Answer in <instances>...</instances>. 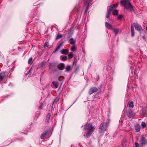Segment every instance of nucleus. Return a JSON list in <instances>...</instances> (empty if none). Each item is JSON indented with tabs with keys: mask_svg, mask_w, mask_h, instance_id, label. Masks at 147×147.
Masks as SVG:
<instances>
[{
	"mask_svg": "<svg viewBox=\"0 0 147 147\" xmlns=\"http://www.w3.org/2000/svg\"><path fill=\"white\" fill-rule=\"evenodd\" d=\"M134 25L135 26L136 30L139 32L142 31V28L140 25L138 24H136L135 23H134Z\"/></svg>",
	"mask_w": 147,
	"mask_h": 147,
	"instance_id": "9d476101",
	"label": "nucleus"
},
{
	"mask_svg": "<svg viewBox=\"0 0 147 147\" xmlns=\"http://www.w3.org/2000/svg\"><path fill=\"white\" fill-rule=\"evenodd\" d=\"M31 72V69H30L29 71L28 72V73L26 74V75H27L28 74H29V73H30Z\"/></svg>",
	"mask_w": 147,
	"mask_h": 147,
	"instance_id": "a19ab883",
	"label": "nucleus"
},
{
	"mask_svg": "<svg viewBox=\"0 0 147 147\" xmlns=\"http://www.w3.org/2000/svg\"><path fill=\"white\" fill-rule=\"evenodd\" d=\"M51 116V115L50 113H48L47 115L45 120V122L46 123H47L49 122Z\"/></svg>",
	"mask_w": 147,
	"mask_h": 147,
	"instance_id": "dca6fc26",
	"label": "nucleus"
},
{
	"mask_svg": "<svg viewBox=\"0 0 147 147\" xmlns=\"http://www.w3.org/2000/svg\"><path fill=\"white\" fill-rule=\"evenodd\" d=\"M118 13V11L117 10H114L113 12V15H117Z\"/></svg>",
	"mask_w": 147,
	"mask_h": 147,
	"instance_id": "cd10ccee",
	"label": "nucleus"
},
{
	"mask_svg": "<svg viewBox=\"0 0 147 147\" xmlns=\"http://www.w3.org/2000/svg\"><path fill=\"white\" fill-rule=\"evenodd\" d=\"M69 43L71 45H74L76 43V40L73 38H71L69 40Z\"/></svg>",
	"mask_w": 147,
	"mask_h": 147,
	"instance_id": "4468645a",
	"label": "nucleus"
},
{
	"mask_svg": "<svg viewBox=\"0 0 147 147\" xmlns=\"http://www.w3.org/2000/svg\"><path fill=\"white\" fill-rule=\"evenodd\" d=\"M35 4H36V3H34V5H35Z\"/></svg>",
	"mask_w": 147,
	"mask_h": 147,
	"instance_id": "de8ad7c7",
	"label": "nucleus"
},
{
	"mask_svg": "<svg viewBox=\"0 0 147 147\" xmlns=\"http://www.w3.org/2000/svg\"><path fill=\"white\" fill-rule=\"evenodd\" d=\"M140 143L142 146L144 145L146 143V141L145 138L143 137L142 136L140 141Z\"/></svg>",
	"mask_w": 147,
	"mask_h": 147,
	"instance_id": "f8f14e48",
	"label": "nucleus"
},
{
	"mask_svg": "<svg viewBox=\"0 0 147 147\" xmlns=\"http://www.w3.org/2000/svg\"><path fill=\"white\" fill-rule=\"evenodd\" d=\"M108 125V123H102L100 125L99 128V133H102L105 131Z\"/></svg>",
	"mask_w": 147,
	"mask_h": 147,
	"instance_id": "7ed1b4c3",
	"label": "nucleus"
},
{
	"mask_svg": "<svg viewBox=\"0 0 147 147\" xmlns=\"http://www.w3.org/2000/svg\"><path fill=\"white\" fill-rule=\"evenodd\" d=\"M115 5L113 4L112 5H111L110 7H111V9H113V8H114L115 7Z\"/></svg>",
	"mask_w": 147,
	"mask_h": 147,
	"instance_id": "58836bf2",
	"label": "nucleus"
},
{
	"mask_svg": "<svg viewBox=\"0 0 147 147\" xmlns=\"http://www.w3.org/2000/svg\"><path fill=\"white\" fill-rule=\"evenodd\" d=\"M33 0L34 1H36V0Z\"/></svg>",
	"mask_w": 147,
	"mask_h": 147,
	"instance_id": "8fccbe9b",
	"label": "nucleus"
},
{
	"mask_svg": "<svg viewBox=\"0 0 147 147\" xmlns=\"http://www.w3.org/2000/svg\"><path fill=\"white\" fill-rule=\"evenodd\" d=\"M68 56L70 58H71L73 57V54L71 52L68 55Z\"/></svg>",
	"mask_w": 147,
	"mask_h": 147,
	"instance_id": "c756f323",
	"label": "nucleus"
},
{
	"mask_svg": "<svg viewBox=\"0 0 147 147\" xmlns=\"http://www.w3.org/2000/svg\"><path fill=\"white\" fill-rule=\"evenodd\" d=\"M93 0H85L84 3V7H86L85 11V14L87 13V12L89 8V3L92 1Z\"/></svg>",
	"mask_w": 147,
	"mask_h": 147,
	"instance_id": "39448f33",
	"label": "nucleus"
},
{
	"mask_svg": "<svg viewBox=\"0 0 147 147\" xmlns=\"http://www.w3.org/2000/svg\"><path fill=\"white\" fill-rule=\"evenodd\" d=\"M105 26L108 29H110L112 30L113 28L112 25L107 22H105Z\"/></svg>",
	"mask_w": 147,
	"mask_h": 147,
	"instance_id": "ddd939ff",
	"label": "nucleus"
},
{
	"mask_svg": "<svg viewBox=\"0 0 147 147\" xmlns=\"http://www.w3.org/2000/svg\"><path fill=\"white\" fill-rule=\"evenodd\" d=\"M123 18V16L122 15H120L118 16L117 19L119 20H121Z\"/></svg>",
	"mask_w": 147,
	"mask_h": 147,
	"instance_id": "473e14b6",
	"label": "nucleus"
},
{
	"mask_svg": "<svg viewBox=\"0 0 147 147\" xmlns=\"http://www.w3.org/2000/svg\"><path fill=\"white\" fill-rule=\"evenodd\" d=\"M71 36H69L67 37V38H69Z\"/></svg>",
	"mask_w": 147,
	"mask_h": 147,
	"instance_id": "a18cd8bd",
	"label": "nucleus"
},
{
	"mask_svg": "<svg viewBox=\"0 0 147 147\" xmlns=\"http://www.w3.org/2000/svg\"><path fill=\"white\" fill-rule=\"evenodd\" d=\"M135 130L136 132H138L140 130V126L138 125H135Z\"/></svg>",
	"mask_w": 147,
	"mask_h": 147,
	"instance_id": "412c9836",
	"label": "nucleus"
},
{
	"mask_svg": "<svg viewBox=\"0 0 147 147\" xmlns=\"http://www.w3.org/2000/svg\"><path fill=\"white\" fill-rule=\"evenodd\" d=\"M32 60V57H30L29 58V59H28V64H30L31 61Z\"/></svg>",
	"mask_w": 147,
	"mask_h": 147,
	"instance_id": "f704fd0d",
	"label": "nucleus"
},
{
	"mask_svg": "<svg viewBox=\"0 0 147 147\" xmlns=\"http://www.w3.org/2000/svg\"><path fill=\"white\" fill-rule=\"evenodd\" d=\"M131 36L132 37H133L134 35V31L133 26L132 25H131Z\"/></svg>",
	"mask_w": 147,
	"mask_h": 147,
	"instance_id": "6ab92c4d",
	"label": "nucleus"
},
{
	"mask_svg": "<svg viewBox=\"0 0 147 147\" xmlns=\"http://www.w3.org/2000/svg\"><path fill=\"white\" fill-rule=\"evenodd\" d=\"M142 37H143V39L144 40L145 39V36H143Z\"/></svg>",
	"mask_w": 147,
	"mask_h": 147,
	"instance_id": "c03bdc74",
	"label": "nucleus"
},
{
	"mask_svg": "<svg viewBox=\"0 0 147 147\" xmlns=\"http://www.w3.org/2000/svg\"><path fill=\"white\" fill-rule=\"evenodd\" d=\"M122 145L124 147H125L127 146V140L126 139H123L122 141Z\"/></svg>",
	"mask_w": 147,
	"mask_h": 147,
	"instance_id": "a211bd4d",
	"label": "nucleus"
},
{
	"mask_svg": "<svg viewBox=\"0 0 147 147\" xmlns=\"http://www.w3.org/2000/svg\"><path fill=\"white\" fill-rule=\"evenodd\" d=\"M135 146L134 147H139V144L137 142L135 143Z\"/></svg>",
	"mask_w": 147,
	"mask_h": 147,
	"instance_id": "c9c22d12",
	"label": "nucleus"
},
{
	"mask_svg": "<svg viewBox=\"0 0 147 147\" xmlns=\"http://www.w3.org/2000/svg\"><path fill=\"white\" fill-rule=\"evenodd\" d=\"M71 50L73 51H74L76 49V48L74 46H72L70 49Z\"/></svg>",
	"mask_w": 147,
	"mask_h": 147,
	"instance_id": "bb28decb",
	"label": "nucleus"
},
{
	"mask_svg": "<svg viewBox=\"0 0 147 147\" xmlns=\"http://www.w3.org/2000/svg\"><path fill=\"white\" fill-rule=\"evenodd\" d=\"M98 90V89L97 88L95 87H92L90 89L88 93L90 95H91L92 93L97 92Z\"/></svg>",
	"mask_w": 147,
	"mask_h": 147,
	"instance_id": "1a4fd4ad",
	"label": "nucleus"
},
{
	"mask_svg": "<svg viewBox=\"0 0 147 147\" xmlns=\"http://www.w3.org/2000/svg\"><path fill=\"white\" fill-rule=\"evenodd\" d=\"M61 53L62 54H66V53L68 52V50L66 49H64L61 51Z\"/></svg>",
	"mask_w": 147,
	"mask_h": 147,
	"instance_id": "b1692460",
	"label": "nucleus"
},
{
	"mask_svg": "<svg viewBox=\"0 0 147 147\" xmlns=\"http://www.w3.org/2000/svg\"><path fill=\"white\" fill-rule=\"evenodd\" d=\"M102 85H101L99 87V89H100V90L101 88H102Z\"/></svg>",
	"mask_w": 147,
	"mask_h": 147,
	"instance_id": "79ce46f5",
	"label": "nucleus"
},
{
	"mask_svg": "<svg viewBox=\"0 0 147 147\" xmlns=\"http://www.w3.org/2000/svg\"><path fill=\"white\" fill-rule=\"evenodd\" d=\"M141 125L142 127L143 128L145 127L146 126V124L144 122H142Z\"/></svg>",
	"mask_w": 147,
	"mask_h": 147,
	"instance_id": "7c9ffc66",
	"label": "nucleus"
},
{
	"mask_svg": "<svg viewBox=\"0 0 147 147\" xmlns=\"http://www.w3.org/2000/svg\"><path fill=\"white\" fill-rule=\"evenodd\" d=\"M127 115L128 117L129 118H132L135 115L132 110L130 109L127 111Z\"/></svg>",
	"mask_w": 147,
	"mask_h": 147,
	"instance_id": "0eeeda50",
	"label": "nucleus"
},
{
	"mask_svg": "<svg viewBox=\"0 0 147 147\" xmlns=\"http://www.w3.org/2000/svg\"><path fill=\"white\" fill-rule=\"evenodd\" d=\"M8 76V74L6 72L0 73V82H1L5 77Z\"/></svg>",
	"mask_w": 147,
	"mask_h": 147,
	"instance_id": "6e6552de",
	"label": "nucleus"
},
{
	"mask_svg": "<svg viewBox=\"0 0 147 147\" xmlns=\"http://www.w3.org/2000/svg\"><path fill=\"white\" fill-rule=\"evenodd\" d=\"M49 46V43L48 42H46L45 43L44 45V47H48Z\"/></svg>",
	"mask_w": 147,
	"mask_h": 147,
	"instance_id": "72a5a7b5",
	"label": "nucleus"
},
{
	"mask_svg": "<svg viewBox=\"0 0 147 147\" xmlns=\"http://www.w3.org/2000/svg\"><path fill=\"white\" fill-rule=\"evenodd\" d=\"M115 34V35H116L118 33L120 32L119 30V29H115L113 28L112 30Z\"/></svg>",
	"mask_w": 147,
	"mask_h": 147,
	"instance_id": "f3484780",
	"label": "nucleus"
},
{
	"mask_svg": "<svg viewBox=\"0 0 147 147\" xmlns=\"http://www.w3.org/2000/svg\"><path fill=\"white\" fill-rule=\"evenodd\" d=\"M84 130L88 131L86 134H85V133L84 134V138H87L88 136H91L94 131V128L91 124L87 123L84 125Z\"/></svg>",
	"mask_w": 147,
	"mask_h": 147,
	"instance_id": "f257e3e1",
	"label": "nucleus"
},
{
	"mask_svg": "<svg viewBox=\"0 0 147 147\" xmlns=\"http://www.w3.org/2000/svg\"><path fill=\"white\" fill-rule=\"evenodd\" d=\"M128 105L129 107L130 108H133L134 107V103L133 101L128 102Z\"/></svg>",
	"mask_w": 147,
	"mask_h": 147,
	"instance_id": "4be33fe9",
	"label": "nucleus"
},
{
	"mask_svg": "<svg viewBox=\"0 0 147 147\" xmlns=\"http://www.w3.org/2000/svg\"><path fill=\"white\" fill-rule=\"evenodd\" d=\"M43 103H41L39 107V108L40 109H41L43 108Z\"/></svg>",
	"mask_w": 147,
	"mask_h": 147,
	"instance_id": "4c0bfd02",
	"label": "nucleus"
},
{
	"mask_svg": "<svg viewBox=\"0 0 147 147\" xmlns=\"http://www.w3.org/2000/svg\"><path fill=\"white\" fill-rule=\"evenodd\" d=\"M67 57L66 56H65L63 57L60 56V59L62 61H65L67 60Z\"/></svg>",
	"mask_w": 147,
	"mask_h": 147,
	"instance_id": "393cba45",
	"label": "nucleus"
},
{
	"mask_svg": "<svg viewBox=\"0 0 147 147\" xmlns=\"http://www.w3.org/2000/svg\"><path fill=\"white\" fill-rule=\"evenodd\" d=\"M121 4L123 5L125 8L127 10L130 11H134L133 6L131 4L129 0H123L121 1Z\"/></svg>",
	"mask_w": 147,
	"mask_h": 147,
	"instance_id": "f03ea898",
	"label": "nucleus"
},
{
	"mask_svg": "<svg viewBox=\"0 0 147 147\" xmlns=\"http://www.w3.org/2000/svg\"><path fill=\"white\" fill-rule=\"evenodd\" d=\"M112 9H111V7H110L109 9H108L107 11H109L111 12V11Z\"/></svg>",
	"mask_w": 147,
	"mask_h": 147,
	"instance_id": "ea45409f",
	"label": "nucleus"
},
{
	"mask_svg": "<svg viewBox=\"0 0 147 147\" xmlns=\"http://www.w3.org/2000/svg\"><path fill=\"white\" fill-rule=\"evenodd\" d=\"M49 131L47 130L43 132L41 135L40 138L41 139H43L49 133Z\"/></svg>",
	"mask_w": 147,
	"mask_h": 147,
	"instance_id": "9b49d317",
	"label": "nucleus"
},
{
	"mask_svg": "<svg viewBox=\"0 0 147 147\" xmlns=\"http://www.w3.org/2000/svg\"><path fill=\"white\" fill-rule=\"evenodd\" d=\"M63 43L61 42L57 46V47L56 48V49H55V50L53 51V53H55L61 47V46L62 45Z\"/></svg>",
	"mask_w": 147,
	"mask_h": 147,
	"instance_id": "5701e85b",
	"label": "nucleus"
},
{
	"mask_svg": "<svg viewBox=\"0 0 147 147\" xmlns=\"http://www.w3.org/2000/svg\"><path fill=\"white\" fill-rule=\"evenodd\" d=\"M111 13V12H110L109 11H107V13L106 14V18H109L110 16Z\"/></svg>",
	"mask_w": 147,
	"mask_h": 147,
	"instance_id": "c85d7f7f",
	"label": "nucleus"
},
{
	"mask_svg": "<svg viewBox=\"0 0 147 147\" xmlns=\"http://www.w3.org/2000/svg\"><path fill=\"white\" fill-rule=\"evenodd\" d=\"M62 35L61 34H58L56 36V39H60L62 38Z\"/></svg>",
	"mask_w": 147,
	"mask_h": 147,
	"instance_id": "a878e982",
	"label": "nucleus"
},
{
	"mask_svg": "<svg viewBox=\"0 0 147 147\" xmlns=\"http://www.w3.org/2000/svg\"><path fill=\"white\" fill-rule=\"evenodd\" d=\"M71 70V66L70 65H67L66 68V69L65 71V72H68Z\"/></svg>",
	"mask_w": 147,
	"mask_h": 147,
	"instance_id": "aec40b11",
	"label": "nucleus"
},
{
	"mask_svg": "<svg viewBox=\"0 0 147 147\" xmlns=\"http://www.w3.org/2000/svg\"><path fill=\"white\" fill-rule=\"evenodd\" d=\"M75 8L77 10V11L78 12L79 11V9L78 7H75Z\"/></svg>",
	"mask_w": 147,
	"mask_h": 147,
	"instance_id": "37998d69",
	"label": "nucleus"
},
{
	"mask_svg": "<svg viewBox=\"0 0 147 147\" xmlns=\"http://www.w3.org/2000/svg\"><path fill=\"white\" fill-rule=\"evenodd\" d=\"M58 82H57V84H55L54 82H53L51 84V87L54 88H58V85H60V86H61L62 83V82L61 80L59 78H58Z\"/></svg>",
	"mask_w": 147,
	"mask_h": 147,
	"instance_id": "423d86ee",
	"label": "nucleus"
},
{
	"mask_svg": "<svg viewBox=\"0 0 147 147\" xmlns=\"http://www.w3.org/2000/svg\"><path fill=\"white\" fill-rule=\"evenodd\" d=\"M49 69L52 71H57V64L55 63H50Z\"/></svg>",
	"mask_w": 147,
	"mask_h": 147,
	"instance_id": "20e7f679",
	"label": "nucleus"
},
{
	"mask_svg": "<svg viewBox=\"0 0 147 147\" xmlns=\"http://www.w3.org/2000/svg\"><path fill=\"white\" fill-rule=\"evenodd\" d=\"M65 67V65L63 63H61L60 64V66L58 67V69L60 70H63Z\"/></svg>",
	"mask_w": 147,
	"mask_h": 147,
	"instance_id": "2eb2a0df",
	"label": "nucleus"
},
{
	"mask_svg": "<svg viewBox=\"0 0 147 147\" xmlns=\"http://www.w3.org/2000/svg\"><path fill=\"white\" fill-rule=\"evenodd\" d=\"M59 100V98H58L57 97H56L55 99L54 100V102H57Z\"/></svg>",
	"mask_w": 147,
	"mask_h": 147,
	"instance_id": "e433bc0d",
	"label": "nucleus"
},
{
	"mask_svg": "<svg viewBox=\"0 0 147 147\" xmlns=\"http://www.w3.org/2000/svg\"><path fill=\"white\" fill-rule=\"evenodd\" d=\"M77 70H78V69L77 68H76V69L75 70V71H77Z\"/></svg>",
	"mask_w": 147,
	"mask_h": 147,
	"instance_id": "49530a36",
	"label": "nucleus"
},
{
	"mask_svg": "<svg viewBox=\"0 0 147 147\" xmlns=\"http://www.w3.org/2000/svg\"><path fill=\"white\" fill-rule=\"evenodd\" d=\"M44 63L43 62H42L40 64V67L41 68H42L44 67Z\"/></svg>",
	"mask_w": 147,
	"mask_h": 147,
	"instance_id": "2f4dec72",
	"label": "nucleus"
},
{
	"mask_svg": "<svg viewBox=\"0 0 147 147\" xmlns=\"http://www.w3.org/2000/svg\"><path fill=\"white\" fill-rule=\"evenodd\" d=\"M146 31H147V27H146Z\"/></svg>",
	"mask_w": 147,
	"mask_h": 147,
	"instance_id": "09e8293b",
	"label": "nucleus"
}]
</instances>
